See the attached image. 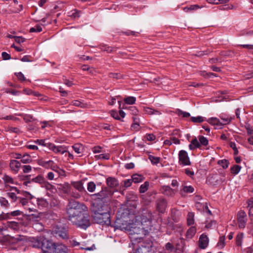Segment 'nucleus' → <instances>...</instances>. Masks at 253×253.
<instances>
[{
    "label": "nucleus",
    "instance_id": "54",
    "mask_svg": "<svg viewBox=\"0 0 253 253\" xmlns=\"http://www.w3.org/2000/svg\"><path fill=\"white\" fill-rule=\"evenodd\" d=\"M8 196L14 202L19 199V197L16 196V194L14 192H10L7 193Z\"/></svg>",
    "mask_w": 253,
    "mask_h": 253
},
{
    "label": "nucleus",
    "instance_id": "19",
    "mask_svg": "<svg viewBox=\"0 0 253 253\" xmlns=\"http://www.w3.org/2000/svg\"><path fill=\"white\" fill-rule=\"evenodd\" d=\"M209 244V240L208 237L204 234H202L199 240V246L201 249H205L207 247Z\"/></svg>",
    "mask_w": 253,
    "mask_h": 253
},
{
    "label": "nucleus",
    "instance_id": "16",
    "mask_svg": "<svg viewBox=\"0 0 253 253\" xmlns=\"http://www.w3.org/2000/svg\"><path fill=\"white\" fill-rule=\"evenodd\" d=\"M2 179L4 182V187L6 190H9L8 187L9 186L10 184H16L17 183L12 177L6 174L3 175Z\"/></svg>",
    "mask_w": 253,
    "mask_h": 253
},
{
    "label": "nucleus",
    "instance_id": "17",
    "mask_svg": "<svg viewBox=\"0 0 253 253\" xmlns=\"http://www.w3.org/2000/svg\"><path fill=\"white\" fill-rule=\"evenodd\" d=\"M9 166L11 170L13 172L17 173L19 171L21 165L20 162L15 160H12L10 161Z\"/></svg>",
    "mask_w": 253,
    "mask_h": 253
},
{
    "label": "nucleus",
    "instance_id": "9",
    "mask_svg": "<svg viewBox=\"0 0 253 253\" xmlns=\"http://www.w3.org/2000/svg\"><path fill=\"white\" fill-rule=\"evenodd\" d=\"M55 246V243L46 239L44 237V241H43V244L41 247V249L44 253H50L51 251H53Z\"/></svg>",
    "mask_w": 253,
    "mask_h": 253
},
{
    "label": "nucleus",
    "instance_id": "51",
    "mask_svg": "<svg viewBox=\"0 0 253 253\" xmlns=\"http://www.w3.org/2000/svg\"><path fill=\"white\" fill-rule=\"evenodd\" d=\"M95 187L96 185L94 182H89L88 183L87 189L89 192H93L95 190Z\"/></svg>",
    "mask_w": 253,
    "mask_h": 253
},
{
    "label": "nucleus",
    "instance_id": "18",
    "mask_svg": "<svg viewBox=\"0 0 253 253\" xmlns=\"http://www.w3.org/2000/svg\"><path fill=\"white\" fill-rule=\"evenodd\" d=\"M53 253H68V248L62 244H56L54 248Z\"/></svg>",
    "mask_w": 253,
    "mask_h": 253
},
{
    "label": "nucleus",
    "instance_id": "22",
    "mask_svg": "<svg viewBox=\"0 0 253 253\" xmlns=\"http://www.w3.org/2000/svg\"><path fill=\"white\" fill-rule=\"evenodd\" d=\"M151 247L150 244L141 245L136 250L135 253H150Z\"/></svg>",
    "mask_w": 253,
    "mask_h": 253
},
{
    "label": "nucleus",
    "instance_id": "6",
    "mask_svg": "<svg viewBox=\"0 0 253 253\" xmlns=\"http://www.w3.org/2000/svg\"><path fill=\"white\" fill-rule=\"evenodd\" d=\"M71 189L72 187L67 182L58 185V189L60 192L68 194L72 198L78 199L79 194H78V192H74V191H71Z\"/></svg>",
    "mask_w": 253,
    "mask_h": 253
},
{
    "label": "nucleus",
    "instance_id": "7",
    "mask_svg": "<svg viewBox=\"0 0 253 253\" xmlns=\"http://www.w3.org/2000/svg\"><path fill=\"white\" fill-rule=\"evenodd\" d=\"M179 164L183 166H189L191 164L187 152L185 150H180L178 153Z\"/></svg>",
    "mask_w": 253,
    "mask_h": 253
},
{
    "label": "nucleus",
    "instance_id": "55",
    "mask_svg": "<svg viewBox=\"0 0 253 253\" xmlns=\"http://www.w3.org/2000/svg\"><path fill=\"white\" fill-rule=\"evenodd\" d=\"M55 172H57L59 176H65V172L64 170L60 169L57 166V168L54 170Z\"/></svg>",
    "mask_w": 253,
    "mask_h": 253
},
{
    "label": "nucleus",
    "instance_id": "11",
    "mask_svg": "<svg viewBox=\"0 0 253 253\" xmlns=\"http://www.w3.org/2000/svg\"><path fill=\"white\" fill-rule=\"evenodd\" d=\"M167 207V202L163 198H160L156 201V208L157 211L162 213H164Z\"/></svg>",
    "mask_w": 253,
    "mask_h": 253
},
{
    "label": "nucleus",
    "instance_id": "12",
    "mask_svg": "<svg viewBox=\"0 0 253 253\" xmlns=\"http://www.w3.org/2000/svg\"><path fill=\"white\" fill-rule=\"evenodd\" d=\"M47 147L56 153L64 154L67 152L65 147L63 146H56L55 144L51 143H48Z\"/></svg>",
    "mask_w": 253,
    "mask_h": 253
},
{
    "label": "nucleus",
    "instance_id": "40",
    "mask_svg": "<svg viewBox=\"0 0 253 253\" xmlns=\"http://www.w3.org/2000/svg\"><path fill=\"white\" fill-rule=\"evenodd\" d=\"M225 245V236H221L219 239L218 242L217 244V247L219 249H221L224 247Z\"/></svg>",
    "mask_w": 253,
    "mask_h": 253
},
{
    "label": "nucleus",
    "instance_id": "3",
    "mask_svg": "<svg viewBox=\"0 0 253 253\" xmlns=\"http://www.w3.org/2000/svg\"><path fill=\"white\" fill-rule=\"evenodd\" d=\"M69 220L73 224L79 227V203L78 201L73 199L69 200V204L67 209Z\"/></svg>",
    "mask_w": 253,
    "mask_h": 253
},
{
    "label": "nucleus",
    "instance_id": "61",
    "mask_svg": "<svg viewBox=\"0 0 253 253\" xmlns=\"http://www.w3.org/2000/svg\"><path fill=\"white\" fill-rule=\"evenodd\" d=\"M201 75L204 77L208 76V77H217L215 74L212 73H206L205 71L201 72Z\"/></svg>",
    "mask_w": 253,
    "mask_h": 253
},
{
    "label": "nucleus",
    "instance_id": "56",
    "mask_svg": "<svg viewBox=\"0 0 253 253\" xmlns=\"http://www.w3.org/2000/svg\"><path fill=\"white\" fill-rule=\"evenodd\" d=\"M132 181L131 179H126L123 181V186L125 188H127L131 185Z\"/></svg>",
    "mask_w": 253,
    "mask_h": 253
},
{
    "label": "nucleus",
    "instance_id": "1",
    "mask_svg": "<svg viewBox=\"0 0 253 253\" xmlns=\"http://www.w3.org/2000/svg\"><path fill=\"white\" fill-rule=\"evenodd\" d=\"M150 224L151 221L149 219H143L142 221L136 219L127 224L125 229L128 232L132 242H140L143 236L148 233Z\"/></svg>",
    "mask_w": 253,
    "mask_h": 253
},
{
    "label": "nucleus",
    "instance_id": "36",
    "mask_svg": "<svg viewBox=\"0 0 253 253\" xmlns=\"http://www.w3.org/2000/svg\"><path fill=\"white\" fill-rule=\"evenodd\" d=\"M37 203L39 207H46L48 205L47 202L42 198L37 199Z\"/></svg>",
    "mask_w": 253,
    "mask_h": 253
},
{
    "label": "nucleus",
    "instance_id": "33",
    "mask_svg": "<svg viewBox=\"0 0 253 253\" xmlns=\"http://www.w3.org/2000/svg\"><path fill=\"white\" fill-rule=\"evenodd\" d=\"M194 214L193 212H189L187 214V221L188 225H192L194 223Z\"/></svg>",
    "mask_w": 253,
    "mask_h": 253
},
{
    "label": "nucleus",
    "instance_id": "29",
    "mask_svg": "<svg viewBox=\"0 0 253 253\" xmlns=\"http://www.w3.org/2000/svg\"><path fill=\"white\" fill-rule=\"evenodd\" d=\"M202 7L200 6L198 4L191 5L189 6L185 7L183 8V10L185 12H189L193 10H196L198 9L201 8Z\"/></svg>",
    "mask_w": 253,
    "mask_h": 253
},
{
    "label": "nucleus",
    "instance_id": "37",
    "mask_svg": "<svg viewBox=\"0 0 253 253\" xmlns=\"http://www.w3.org/2000/svg\"><path fill=\"white\" fill-rule=\"evenodd\" d=\"M149 183L147 181H145L143 184L141 185L139 188V192L141 193H144L148 189Z\"/></svg>",
    "mask_w": 253,
    "mask_h": 253
},
{
    "label": "nucleus",
    "instance_id": "50",
    "mask_svg": "<svg viewBox=\"0 0 253 253\" xmlns=\"http://www.w3.org/2000/svg\"><path fill=\"white\" fill-rule=\"evenodd\" d=\"M95 157L97 159L109 160L110 158V155L109 154H101L96 155Z\"/></svg>",
    "mask_w": 253,
    "mask_h": 253
},
{
    "label": "nucleus",
    "instance_id": "46",
    "mask_svg": "<svg viewBox=\"0 0 253 253\" xmlns=\"http://www.w3.org/2000/svg\"><path fill=\"white\" fill-rule=\"evenodd\" d=\"M17 115L22 117L26 122H30L33 119V116L30 115L20 114Z\"/></svg>",
    "mask_w": 253,
    "mask_h": 253
},
{
    "label": "nucleus",
    "instance_id": "35",
    "mask_svg": "<svg viewBox=\"0 0 253 253\" xmlns=\"http://www.w3.org/2000/svg\"><path fill=\"white\" fill-rule=\"evenodd\" d=\"M21 162L23 164H29L32 162V159L29 155L24 154L22 156Z\"/></svg>",
    "mask_w": 253,
    "mask_h": 253
},
{
    "label": "nucleus",
    "instance_id": "2",
    "mask_svg": "<svg viewBox=\"0 0 253 253\" xmlns=\"http://www.w3.org/2000/svg\"><path fill=\"white\" fill-rule=\"evenodd\" d=\"M92 217L95 222L100 224H111L110 210L108 204L97 203L94 204Z\"/></svg>",
    "mask_w": 253,
    "mask_h": 253
},
{
    "label": "nucleus",
    "instance_id": "32",
    "mask_svg": "<svg viewBox=\"0 0 253 253\" xmlns=\"http://www.w3.org/2000/svg\"><path fill=\"white\" fill-rule=\"evenodd\" d=\"M198 139L199 141V144L200 145V147L201 146H206L208 145L209 141L206 137L202 135H200L198 136Z\"/></svg>",
    "mask_w": 253,
    "mask_h": 253
},
{
    "label": "nucleus",
    "instance_id": "64",
    "mask_svg": "<svg viewBox=\"0 0 253 253\" xmlns=\"http://www.w3.org/2000/svg\"><path fill=\"white\" fill-rule=\"evenodd\" d=\"M111 115L112 117L114 119L118 120H121V118L119 117V113L115 111H112L111 112Z\"/></svg>",
    "mask_w": 253,
    "mask_h": 253
},
{
    "label": "nucleus",
    "instance_id": "26",
    "mask_svg": "<svg viewBox=\"0 0 253 253\" xmlns=\"http://www.w3.org/2000/svg\"><path fill=\"white\" fill-rule=\"evenodd\" d=\"M194 191V188L192 186L182 185V188L180 191L181 195H183V193H191Z\"/></svg>",
    "mask_w": 253,
    "mask_h": 253
},
{
    "label": "nucleus",
    "instance_id": "10",
    "mask_svg": "<svg viewBox=\"0 0 253 253\" xmlns=\"http://www.w3.org/2000/svg\"><path fill=\"white\" fill-rule=\"evenodd\" d=\"M237 220L238 226L240 228H244L247 221L246 213L244 211H239L237 214Z\"/></svg>",
    "mask_w": 253,
    "mask_h": 253
},
{
    "label": "nucleus",
    "instance_id": "8",
    "mask_svg": "<svg viewBox=\"0 0 253 253\" xmlns=\"http://www.w3.org/2000/svg\"><path fill=\"white\" fill-rule=\"evenodd\" d=\"M44 241V236H40L36 237H32L29 239V245L30 246L37 249H41V247Z\"/></svg>",
    "mask_w": 253,
    "mask_h": 253
},
{
    "label": "nucleus",
    "instance_id": "25",
    "mask_svg": "<svg viewBox=\"0 0 253 253\" xmlns=\"http://www.w3.org/2000/svg\"><path fill=\"white\" fill-rule=\"evenodd\" d=\"M143 111L145 113L148 115H160L162 114V113L159 111L153 109L149 107H144Z\"/></svg>",
    "mask_w": 253,
    "mask_h": 253
},
{
    "label": "nucleus",
    "instance_id": "34",
    "mask_svg": "<svg viewBox=\"0 0 253 253\" xmlns=\"http://www.w3.org/2000/svg\"><path fill=\"white\" fill-rule=\"evenodd\" d=\"M71 187H72L71 191H74V192H78L79 194V181H71Z\"/></svg>",
    "mask_w": 253,
    "mask_h": 253
},
{
    "label": "nucleus",
    "instance_id": "38",
    "mask_svg": "<svg viewBox=\"0 0 253 253\" xmlns=\"http://www.w3.org/2000/svg\"><path fill=\"white\" fill-rule=\"evenodd\" d=\"M205 227L208 229L212 228L215 226L216 222L215 220L210 219V220H207L205 223Z\"/></svg>",
    "mask_w": 253,
    "mask_h": 253
},
{
    "label": "nucleus",
    "instance_id": "49",
    "mask_svg": "<svg viewBox=\"0 0 253 253\" xmlns=\"http://www.w3.org/2000/svg\"><path fill=\"white\" fill-rule=\"evenodd\" d=\"M176 113L178 116H181L183 118H188L190 116V114L186 112L182 111L179 109H177L176 111Z\"/></svg>",
    "mask_w": 253,
    "mask_h": 253
},
{
    "label": "nucleus",
    "instance_id": "47",
    "mask_svg": "<svg viewBox=\"0 0 253 253\" xmlns=\"http://www.w3.org/2000/svg\"><path fill=\"white\" fill-rule=\"evenodd\" d=\"M0 204L1 206L7 208L9 206L8 201L4 197H0Z\"/></svg>",
    "mask_w": 253,
    "mask_h": 253
},
{
    "label": "nucleus",
    "instance_id": "48",
    "mask_svg": "<svg viewBox=\"0 0 253 253\" xmlns=\"http://www.w3.org/2000/svg\"><path fill=\"white\" fill-rule=\"evenodd\" d=\"M133 123L131 125V128L134 130H137L139 127V120L136 118H133Z\"/></svg>",
    "mask_w": 253,
    "mask_h": 253
},
{
    "label": "nucleus",
    "instance_id": "27",
    "mask_svg": "<svg viewBox=\"0 0 253 253\" xmlns=\"http://www.w3.org/2000/svg\"><path fill=\"white\" fill-rule=\"evenodd\" d=\"M220 118L222 121V125H225L229 124L232 121V117L226 114H221Z\"/></svg>",
    "mask_w": 253,
    "mask_h": 253
},
{
    "label": "nucleus",
    "instance_id": "14",
    "mask_svg": "<svg viewBox=\"0 0 253 253\" xmlns=\"http://www.w3.org/2000/svg\"><path fill=\"white\" fill-rule=\"evenodd\" d=\"M22 195L24 197H19L18 200L22 206H25L27 205L28 203V200L33 199V196L27 191H23L22 192Z\"/></svg>",
    "mask_w": 253,
    "mask_h": 253
},
{
    "label": "nucleus",
    "instance_id": "15",
    "mask_svg": "<svg viewBox=\"0 0 253 253\" xmlns=\"http://www.w3.org/2000/svg\"><path fill=\"white\" fill-rule=\"evenodd\" d=\"M160 192L167 196H173L175 194L174 189L169 186H162L160 189Z\"/></svg>",
    "mask_w": 253,
    "mask_h": 253
},
{
    "label": "nucleus",
    "instance_id": "42",
    "mask_svg": "<svg viewBox=\"0 0 253 253\" xmlns=\"http://www.w3.org/2000/svg\"><path fill=\"white\" fill-rule=\"evenodd\" d=\"M116 47H113L112 46H108L106 45H102L101 47V49L103 51H107L108 53L112 52L115 50H116Z\"/></svg>",
    "mask_w": 253,
    "mask_h": 253
},
{
    "label": "nucleus",
    "instance_id": "20",
    "mask_svg": "<svg viewBox=\"0 0 253 253\" xmlns=\"http://www.w3.org/2000/svg\"><path fill=\"white\" fill-rule=\"evenodd\" d=\"M54 233L62 239L67 238V231L65 228L57 227L54 230Z\"/></svg>",
    "mask_w": 253,
    "mask_h": 253
},
{
    "label": "nucleus",
    "instance_id": "21",
    "mask_svg": "<svg viewBox=\"0 0 253 253\" xmlns=\"http://www.w3.org/2000/svg\"><path fill=\"white\" fill-rule=\"evenodd\" d=\"M208 122L213 125L215 127V128H220L222 127V126H223L222 123H221L219 120L216 118H211L209 119L208 120Z\"/></svg>",
    "mask_w": 253,
    "mask_h": 253
},
{
    "label": "nucleus",
    "instance_id": "43",
    "mask_svg": "<svg viewBox=\"0 0 253 253\" xmlns=\"http://www.w3.org/2000/svg\"><path fill=\"white\" fill-rule=\"evenodd\" d=\"M7 226L13 230H16L18 228V224L15 221H9L7 223Z\"/></svg>",
    "mask_w": 253,
    "mask_h": 253
},
{
    "label": "nucleus",
    "instance_id": "58",
    "mask_svg": "<svg viewBox=\"0 0 253 253\" xmlns=\"http://www.w3.org/2000/svg\"><path fill=\"white\" fill-rule=\"evenodd\" d=\"M191 120L194 123H201L204 121V119L201 116H198L196 117H192Z\"/></svg>",
    "mask_w": 253,
    "mask_h": 253
},
{
    "label": "nucleus",
    "instance_id": "41",
    "mask_svg": "<svg viewBox=\"0 0 253 253\" xmlns=\"http://www.w3.org/2000/svg\"><path fill=\"white\" fill-rule=\"evenodd\" d=\"M244 234L243 233L238 234L236 237V245L238 246H241L242 244V240L243 239Z\"/></svg>",
    "mask_w": 253,
    "mask_h": 253
},
{
    "label": "nucleus",
    "instance_id": "59",
    "mask_svg": "<svg viewBox=\"0 0 253 253\" xmlns=\"http://www.w3.org/2000/svg\"><path fill=\"white\" fill-rule=\"evenodd\" d=\"M15 75L18 80L21 82H23L26 80L24 75L21 72H18L15 73Z\"/></svg>",
    "mask_w": 253,
    "mask_h": 253
},
{
    "label": "nucleus",
    "instance_id": "63",
    "mask_svg": "<svg viewBox=\"0 0 253 253\" xmlns=\"http://www.w3.org/2000/svg\"><path fill=\"white\" fill-rule=\"evenodd\" d=\"M22 169L24 173H28L32 170V167L29 165H24L23 166Z\"/></svg>",
    "mask_w": 253,
    "mask_h": 253
},
{
    "label": "nucleus",
    "instance_id": "53",
    "mask_svg": "<svg viewBox=\"0 0 253 253\" xmlns=\"http://www.w3.org/2000/svg\"><path fill=\"white\" fill-rule=\"evenodd\" d=\"M218 164L223 169H226L228 167L229 162L226 160L219 161Z\"/></svg>",
    "mask_w": 253,
    "mask_h": 253
},
{
    "label": "nucleus",
    "instance_id": "39",
    "mask_svg": "<svg viewBox=\"0 0 253 253\" xmlns=\"http://www.w3.org/2000/svg\"><path fill=\"white\" fill-rule=\"evenodd\" d=\"M125 102L127 104L132 105L134 104L136 101V98L133 96H129L124 99Z\"/></svg>",
    "mask_w": 253,
    "mask_h": 253
},
{
    "label": "nucleus",
    "instance_id": "31",
    "mask_svg": "<svg viewBox=\"0 0 253 253\" xmlns=\"http://www.w3.org/2000/svg\"><path fill=\"white\" fill-rule=\"evenodd\" d=\"M196 232V229L195 227L193 226L190 227L187 231L186 237L188 238H192Z\"/></svg>",
    "mask_w": 253,
    "mask_h": 253
},
{
    "label": "nucleus",
    "instance_id": "4",
    "mask_svg": "<svg viewBox=\"0 0 253 253\" xmlns=\"http://www.w3.org/2000/svg\"><path fill=\"white\" fill-rule=\"evenodd\" d=\"M89 217L87 207L80 204V228L86 229L90 225Z\"/></svg>",
    "mask_w": 253,
    "mask_h": 253
},
{
    "label": "nucleus",
    "instance_id": "23",
    "mask_svg": "<svg viewBox=\"0 0 253 253\" xmlns=\"http://www.w3.org/2000/svg\"><path fill=\"white\" fill-rule=\"evenodd\" d=\"M106 183L108 186L111 188H114L119 184L118 181L115 178L109 177L106 180Z\"/></svg>",
    "mask_w": 253,
    "mask_h": 253
},
{
    "label": "nucleus",
    "instance_id": "57",
    "mask_svg": "<svg viewBox=\"0 0 253 253\" xmlns=\"http://www.w3.org/2000/svg\"><path fill=\"white\" fill-rule=\"evenodd\" d=\"M42 187L45 188L47 190H50L52 188L53 186L50 184L48 182L45 180L43 184L41 186Z\"/></svg>",
    "mask_w": 253,
    "mask_h": 253
},
{
    "label": "nucleus",
    "instance_id": "45",
    "mask_svg": "<svg viewBox=\"0 0 253 253\" xmlns=\"http://www.w3.org/2000/svg\"><path fill=\"white\" fill-rule=\"evenodd\" d=\"M241 169V166L239 165H235L231 168V172L234 174H237L239 172Z\"/></svg>",
    "mask_w": 253,
    "mask_h": 253
},
{
    "label": "nucleus",
    "instance_id": "28",
    "mask_svg": "<svg viewBox=\"0 0 253 253\" xmlns=\"http://www.w3.org/2000/svg\"><path fill=\"white\" fill-rule=\"evenodd\" d=\"M45 180V178L42 175H38L37 176H36L35 178H32V182L38 183V184H40L41 186H42V184H43Z\"/></svg>",
    "mask_w": 253,
    "mask_h": 253
},
{
    "label": "nucleus",
    "instance_id": "44",
    "mask_svg": "<svg viewBox=\"0 0 253 253\" xmlns=\"http://www.w3.org/2000/svg\"><path fill=\"white\" fill-rule=\"evenodd\" d=\"M149 159L152 164L157 165L160 162V158L150 155L149 156Z\"/></svg>",
    "mask_w": 253,
    "mask_h": 253
},
{
    "label": "nucleus",
    "instance_id": "60",
    "mask_svg": "<svg viewBox=\"0 0 253 253\" xmlns=\"http://www.w3.org/2000/svg\"><path fill=\"white\" fill-rule=\"evenodd\" d=\"M248 207L250 208L249 211V214H250L251 212V210L253 209V197L251 198L248 201Z\"/></svg>",
    "mask_w": 253,
    "mask_h": 253
},
{
    "label": "nucleus",
    "instance_id": "5",
    "mask_svg": "<svg viewBox=\"0 0 253 253\" xmlns=\"http://www.w3.org/2000/svg\"><path fill=\"white\" fill-rule=\"evenodd\" d=\"M113 194V192L107 188H102V190L94 195L97 196L98 200L94 203L107 204V201H109Z\"/></svg>",
    "mask_w": 253,
    "mask_h": 253
},
{
    "label": "nucleus",
    "instance_id": "52",
    "mask_svg": "<svg viewBox=\"0 0 253 253\" xmlns=\"http://www.w3.org/2000/svg\"><path fill=\"white\" fill-rule=\"evenodd\" d=\"M42 28L41 25H37L35 27H32L30 29V32H40L42 31Z\"/></svg>",
    "mask_w": 253,
    "mask_h": 253
},
{
    "label": "nucleus",
    "instance_id": "30",
    "mask_svg": "<svg viewBox=\"0 0 253 253\" xmlns=\"http://www.w3.org/2000/svg\"><path fill=\"white\" fill-rule=\"evenodd\" d=\"M132 181L134 183H139L142 181L144 179V177L142 175L135 174L132 176Z\"/></svg>",
    "mask_w": 253,
    "mask_h": 253
},
{
    "label": "nucleus",
    "instance_id": "13",
    "mask_svg": "<svg viewBox=\"0 0 253 253\" xmlns=\"http://www.w3.org/2000/svg\"><path fill=\"white\" fill-rule=\"evenodd\" d=\"M38 164L46 169H50L54 170L57 168V165L52 160L43 161L40 160L38 161Z\"/></svg>",
    "mask_w": 253,
    "mask_h": 253
},
{
    "label": "nucleus",
    "instance_id": "24",
    "mask_svg": "<svg viewBox=\"0 0 253 253\" xmlns=\"http://www.w3.org/2000/svg\"><path fill=\"white\" fill-rule=\"evenodd\" d=\"M189 148L191 150L200 148L199 141L196 137H194L192 139L190 144L189 145Z\"/></svg>",
    "mask_w": 253,
    "mask_h": 253
},
{
    "label": "nucleus",
    "instance_id": "62",
    "mask_svg": "<svg viewBox=\"0 0 253 253\" xmlns=\"http://www.w3.org/2000/svg\"><path fill=\"white\" fill-rule=\"evenodd\" d=\"M9 218V214L8 213L2 212L0 214V221Z\"/></svg>",
    "mask_w": 253,
    "mask_h": 253
}]
</instances>
